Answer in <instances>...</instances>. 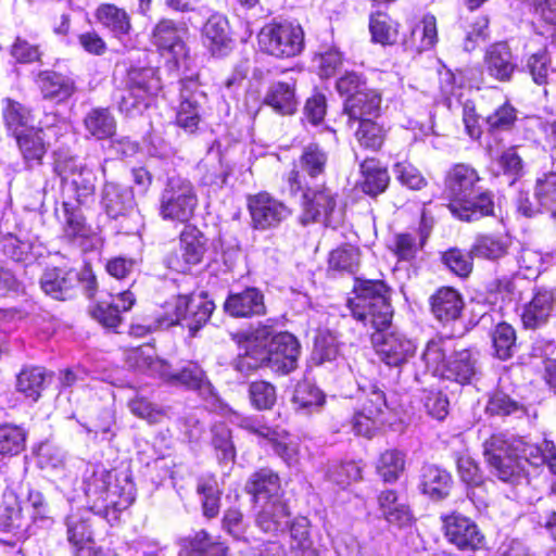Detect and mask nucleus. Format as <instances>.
I'll return each instance as SVG.
<instances>
[{
    "instance_id": "nucleus-1",
    "label": "nucleus",
    "mask_w": 556,
    "mask_h": 556,
    "mask_svg": "<svg viewBox=\"0 0 556 556\" xmlns=\"http://www.w3.org/2000/svg\"><path fill=\"white\" fill-rule=\"evenodd\" d=\"M354 296L348 304L354 318L376 333L372 342L381 359L389 366H401L416 351L414 342L400 333L382 334L391 324L392 309L388 288L381 280H356Z\"/></svg>"
},
{
    "instance_id": "nucleus-2",
    "label": "nucleus",
    "mask_w": 556,
    "mask_h": 556,
    "mask_svg": "<svg viewBox=\"0 0 556 556\" xmlns=\"http://www.w3.org/2000/svg\"><path fill=\"white\" fill-rule=\"evenodd\" d=\"M483 455L494 475L506 482L519 476L521 459L534 467L547 465L556 475V446L548 440L533 444L521 437L495 433L484 441Z\"/></svg>"
},
{
    "instance_id": "nucleus-3",
    "label": "nucleus",
    "mask_w": 556,
    "mask_h": 556,
    "mask_svg": "<svg viewBox=\"0 0 556 556\" xmlns=\"http://www.w3.org/2000/svg\"><path fill=\"white\" fill-rule=\"evenodd\" d=\"M480 177L477 170L466 164H457L448 172L445 180L451 198V213L463 222H476L493 215L494 201L490 191L477 186Z\"/></svg>"
},
{
    "instance_id": "nucleus-4",
    "label": "nucleus",
    "mask_w": 556,
    "mask_h": 556,
    "mask_svg": "<svg viewBox=\"0 0 556 556\" xmlns=\"http://www.w3.org/2000/svg\"><path fill=\"white\" fill-rule=\"evenodd\" d=\"M67 130V124L55 114H47L37 128L17 132L15 139L23 161L28 169L42 164L50 141L58 140Z\"/></svg>"
},
{
    "instance_id": "nucleus-5",
    "label": "nucleus",
    "mask_w": 556,
    "mask_h": 556,
    "mask_svg": "<svg viewBox=\"0 0 556 556\" xmlns=\"http://www.w3.org/2000/svg\"><path fill=\"white\" fill-rule=\"evenodd\" d=\"M214 309L213 302L202 296L178 295L164 306V313L157 318L160 327L180 325L189 329L191 336L207 323Z\"/></svg>"
},
{
    "instance_id": "nucleus-6",
    "label": "nucleus",
    "mask_w": 556,
    "mask_h": 556,
    "mask_svg": "<svg viewBox=\"0 0 556 556\" xmlns=\"http://www.w3.org/2000/svg\"><path fill=\"white\" fill-rule=\"evenodd\" d=\"M262 52L277 59L299 55L304 48V31L299 24L289 21L264 25L257 35Z\"/></svg>"
},
{
    "instance_id": "nucleus-7",
    "label": "nucleus",
    "mask_w": 556,
    "mask_h": 556,
    "mask_svg": "<svg viewBox=\"0 0 556 556\" xmlns=\"http://www.w3.org/2000/svg\"><path fill=\"white\" fill-rule=\"evenodd\" d=\"M198 206V195L192 182L180 176L167 179L160 197V216L165 220L188 223Z\"/></svg>"
},
{
    "instance_id": "nucleus-8",
    "label": "nucleus",
    "mask_w": 556,
    "mask_h": 556,
    "mask_svg": "<svg viewBox=\"0 0 556 556\" xmlns=\"http://www.w3.org/2000/svg\"><path fill=\"white\" fill-rule=\"evenodd\" d=\"M53 170L62 180L63 192L68 198L67 201L74 199L77 204H83L93 197L96 176L76 157L58 154Z\"/></svg>"
},
{
    "instance_id": "nucleus-9",
    "label": "nucleus",
    "mask_w": 556,
    "mask_h": 556,
    "mask_svg": "<svg viewBox=\"0 0 556 556\" xmlns=\"http://www.w3.org/2000/svg\"><path fill=\"white\" fill-rule=\"evenodd\" d=\"M299 192H302V224L318 222L334 228L341 223L342 212L338 207V193L332 189L324 185L316 188L306 186Z\"/></svg>"
},
{
    "instance_id": "nucleus-10",
    "label": "nucleus",
    "mask_w": 556,
    "mask_h": 556,
    "mask_svg": "<svg viewBox=\"0 0 556 556\" xmlns=\"http://www.w3.org/2000/svg\"><path fill=\"white\" fill-rule=\"evenodd\" d=\"M328 153L318 143L311 142L303 147L298 160V169H292L287 178L290 192L298 193L308 186L307 178L317 179L325 175Z\"/></svg>"
},
{
    "instance_id": "nucleus-11",
    "label": "nucleus",
    "mask_w": 556,
    "mask_h": 556,
    "mask_svg": "<svg viewBox=\"0 0 556 556\" xmlns=\"http://www.w3.org/2000/svg\"><path fill=\"white\" fill-rule=\"evenodd\" d=\"M262 353L267 367L279 374H289L296 368L300 344L293 334L279 332L270 339Z\"/></svg>"
},
{
    "instance_id": "nucleus-12",
    "label": "nucleus",
    "mask_w": 556,
    "mask_h": 556,
    "mask_svg": "<svg viewBox=\"0 0 556 556\" xmlns=\"http://www.w3.org/2000/svg\"><path fill=\"white\" fill-rule=\"evenodd\" d=\"M248 208L252 226L257 230L275 228L287 219L291 212L279 200L267 192H260L248 198Z\"/></svg>"
},
{
    "instance_id": "nucleus-13",
    "label": "nucleus",
    "mask_w": 556,
    "mask_h": 556,
    "mask_svg": "<svg viewBox=\"0 0 556 556\" xmlns=\"http://www.w3.org/2000/svg\"><path fill=\"white\" fill-rule=\"evenodd\" d=\"M187 35L188 29L184 23L163 18L153 27L151 42L162 55H170L173 59L179 60L188 53Z\"/></svg>"
},
{
    "instance_id": "nucleus-14",
    "label": "nucleus",
    "mask_w": 556,
    "mask_h": 556,
    "mask_svg": "<svg viewBox=\"0 0 556 556\" xmlns=\"http://www.w3.org/2000/svg\"><path fill=\"white\" fill-rule=\"evenodd\" d=\"M203 98L204 93L199 90L195 80L187 78L180 81V102L176 113V124L188 134H193L198 129Z\"/></svg>"
},
{
    "instance_id": "nucleus-15",
    "label": "nucleus",
    "mask_w": 556,
    "mask_h": 556,
    "mask_svg": "<svg viewBox=\"0 0 556 556\" xmlns=\"http://www.w3.org/2000/svg\"><path fill=\"white\" fill-rule=\"evenodd\" d=\"M442 521L446 539L459 549H476L482 543L483 535L471 519L454 513Z\"/></svg>"
},
{
    "instance_id": "nucleus-16",
    "label": "nucleus",
    "mask_w": 556,
    "mask_h": 556,
    "mask_svg": "<svg viewBox=\"0 0 556 556\" xmlns=\"http://www.w3.org/2000/svg\"><path fill=\"white\" fill-rule=\"evenodd\" d=\"M484 68L494 79L509 81L517 70V62L506 42L491 45L484 54Z\"/></svg>"
},
{
    "instance_id": "nucleus-17",
    "label": "nucleus",
    "mask_w": 556,
    "mask_h": 556,
    "mask_svg": "<svg viewBox=\"0 0 556 556\" xmlns=\"http://www.w3.org/2000/svg\"><path fill=\"white\" fill-rule=\"evenodd\" d=\"M478 354L464 349L454 352L447 359L443 378L460 384L471 383L479 375Z\"/></svg>"
},
{
    "instance_id": "nucleus-18",
    "label": "nucleus",
    "mask_w": 556,
    "mask_h": 556,
    "mask_svg": "<svg viewBox=\"0 0 556 556\" xmlns=\"http://www.w3.org/2000/svg\"><path fill=\"white\" fill-rule=\"evenodd\" d=\"M381 108V94L371 88L349 96L344 101L343 112L349 122H361L367 118H375L379 115Z\"/></svg>"
},
{
    "instance_id": "nucleus-19",
    "label": "nucleus",
    "mask_w": 556,
    "mask_h": 556,
    "mask_svg": "<svg viewBox=\"0 0 556 556\" xmlns=\"http://www.w3.org/2000/svg\"><path fill=\"white\" fill-rule=\"evenodd\" d=\"M224 308L233 317H252L266 313L264 295L257 288H247L242 292L229 294Z\"/></svg>"
},
{
    "instance_id": "nucleus-20",
    "label": "nucleus",
    "mask_w": 556,
    "mask_h": 556,
    "mask_svg": "<svg viewBox=\"0 0 556 556\" xmlns=\"http://www.w3.org/2000/svg\"><path fill=\"white\" fill-rule=\"evenodd\" d=\"M78 274L62 268H48L40 278L42 291L52 299L65 301L73 296Z\"/></svg>"
},
{
    "instance_id": "nucleus-21",
    "label": "nucleus",
    "mask_w": 556,
    "mask_h": 556,
    "mask_svg": "<svg viewBox=\"0 0 556 556\" xmlns=\"http://www.w3.org/2000/svg\"><path fill=\"white\" fill-rule=\"evenodd\" d=\"M101 204L110 217L117 218L134 210L135 197L129 187L106 181L101 191Z\"/></svg>"
},
{
    "instance_id": "nucleus-22",
    "label": "nucleus",
    "mask_w": 556,
    "mask_h": 556,
    "mask_svg": "<svg viewBox=\"0 0 556 556\" xmlns=\"http://www.w3.org/2000/svg\"><path fill=\"white\" fill-rule=\"evenodd\" d=\"M203 45L213 55H224L230 49L229 23L222 14L211 15L202 28Z\"/></svg>"
},
{
    "instance_id": "nucleus-23",
    "label": "nucleus",
    "mask_w": 556,
    "mask_h": 556,
    "mask_svg": "<svg viewBox=\"0 0 556 556\" xmlns=\"http://www.w3.org/2000/svg\"><path fill=\"white\" fill-rule=\"evenodd\" d=\"M255 504L282 498L279 477L270 469L263 468L254 472L245 484Z\"/></svg>"
},
{
    "instance_id": "nucleus-24",
    "label": "nucleus",
    "mask_w": 556,
    "mask_h": 556,
    "mask_svg": "<svg viewBox=\"0 0 556 556\" xmlns=\"http://www.w3.org/2000/svg\"><path fill=\"white\" fill-rule=\"evenodd\" d=\"M378 507L381 516L391 525L406 527L412 521V511L406 501L394 490H383L378 495Z\"/></svg>"
},
{
    "instance_id": "nucleus-25",
    "label": "nucleus",
    "mask_w": 556,
    "mask_h": 556,
    "mask_svg": "<svg viewBox=\"0 0 556 556\" xmlns=\"http://www.w3.org/2000/svg\"><path fill=\"white\" fill-rule=\"evenodd\" d=\"M555 298L552 292H536L531 301L523 306L521 320L525 328L536 329L545 325L555 309Z\"/></svg>"
},
{
    "instance_id": "nucleus-26",
    "label": "nucleus",
    "mask_w": 556,
    "mask_h": 556,
    "mask_svg": "<svg viewBox=\"0 0 556 556\" xmlns=\"http://www.w3.org/2000/svg\"><path fill=\"white\" fill-rule=\"evenodd\" d=\"M134 303V294L130 291H123L112 296L111 302L97 304L91 311V315L104 327L115 328L122 320L121 313L129 311Z\"/></svg>"
},
{
    "instance_id": "nucleus-27",
    "label": "nucleus",
    "mask_w": 556,
    "mask_h": 556,
    "mask_svg": "<svg viewBox=\"0 0 556 556\" xmlns=\"http://www.w3.org/2000/svg\"><path fill=\"white\" fill-rule=\"evenodd\" d=\"M260 510L256 515L257 527L267 533L283 531L289 525L290 511L286 502L280 500L257 504Z\"/></svg>"
},
{
    "instance_id": "nucleus-28",
    "label": "nucleus",
    "mask_w": 556,
    "mask_h": 556,
    "mask_svg": "<svg viewBox=\"0 0 556 556\" xmlns=\"http://www.w3.org/2000/svg\"><path fill=\"white\" fill-rule=\"evenodd\" d=\"M55 214L63 224V232L68 240L77 241L90 237L91 229L85 222L79 204L63 201L62 207L56 208Z\"/></svg>"
},
{
    "instance_id": "nucleus-29",
    "label": "nucleus",
    "mask_w": 556,
    "mask_h": 556,
    "mask_svg": "<svg viewBox=\"0 0 556 556\" xmlns=\"http://www.w3.org/2000/svg\"><path fill=\"white\" fill-rule=\"evenodd\" d=\"M36 83L45 99L63 102L75 92L73 79L56 72H40Z\"/></svg>"
},
{
    "instance_id": "nucleus-30",
    "label": "nucleus",
    "mask_w": 556,
    "mask_h": 556,
    "mask_svg": "<svg viewBox=\"0 0 556 556\" xmlns=\"http://www.w3.org/2000/svg\"><path fill=\"white\" fill-rule=\"evenodd\" d=\"M163 379L173 386H181L190 390H198L204 394L211 393L212 386L205 372L197 363H188L181 369L172 371L168 365V375Z\"/></svg>"
},
{
    "instance_id": "nucleus-31",
    "label": "nucleus",
    "mask_w": 556,
    "mask_h": 556,
    "mask_svg": "<svg viewBox=\"0 0 556 556\" xmlns=\"http://www.w3.org/2000/svg\"><path fill=\"white\" fill-rule=\"evenodd\" d=\"M464 302L460 294L452 288H441L431 296V311L442 323L455 320L460 316Z\"/></svg>"
},
{
    "instance_id": "nucleus-32",
    "label": "nucleus",
    "mask_w": 556,
    "mask_h": 556,
    "mask_svg": "<svg viewBox=\"0 0 556 556\" xmlns=\"http://www.w3.org/2000/svg\"><path fill=\"white\" fill-rule=\"evenodd\" d=\"M451 486L452 477L446 470L434 465L422 468L420 488L424 494L434 501H440L450 494Z\"/></svg>"
},
{
    "instance_id": "nucleus-33",
    "label": "nucleus",
    "mask_w": 556,
    "mask_h": 556,
    "mask_svg": "<svg viewBox=\"0 0 556 556\" xmlns=\"http://www.w3.org/2000/svg\"><path fill=\"white\" fill-rule=\"evenodd\" d=\"M126 362L129 367L149 372L150 375H168V363L156 357L151 345H142L127 353Z\"/></svg>"
},
{
    "instance_id": "nucleus-34",
    "label": "nucleus",
    "mask_w": 556,
    "mask_h": 556,
    "mask_svg": "<svg viewBox=\"0 0 556 556\" xmlns=\"http://www.w3.org/2000/svg\"><path fill=\"white\" fill-rule=\"evenodd\" d=\"M180 253L186 266L202 262L206 252V238L194 226L186 225L180 233Z\"/></svg>"
},
{
    "instance_id": "nucleus-35",
    "label": "nucleus",
    "mask_w": 556,
    "mask_h": 556,
    "mask_svg": "<svg viewBox=\"0 0 556 556\" xmlns=\"http://www.w3.org/2000/svg\"><path fill=\"white\" fill-rule=\"evenodd\" d=\"M265 103L282 115L293 114L298 108L295 83H274L266 93Z\"/></svg>"
},
{
    "instance_id": "nucleus-36",
    "label": "nucleus",
    "mask_w": 556,
    "mask_h": 556,
    "mask_svg": "<svg viewBox=\"0 0 556 556\" xmlns=\"http://www.w3.org/2000/svg\"><path fill=\"white\" fill-rule=\"evenodd\" d=\"M86 131L98 140L113 137L116 132V119L106 108H93L84 117Z\"/></svg>"
},
{
    "instance_id": "nucleus-37",
    "label": "nucleus",
    "mask_w": 556,
    "mask_h": 556,
    "mask_svg": "<svg viewBox=\"0 0 556 556\" xmlns=\"http://www.w3.org/2000/svg\"><path fill=\"white\" fill-rule=\"evenodd\" d=\"M126 86L150 100L162 89L161 79L153 67L129 70Z\"/></svg>"
},
{
    "instance_id": "nucleus-38",
    "label": "nucleus",
    "mask_w": 556,
    "mask_h": 556,
    "mask_svg": "<svg viewBox=\"0 0 556 556\" xmlns=\"http://www.w3.org/2000/svg\"><path fill=\"white\" fill-rule=\"evenodd\" d=\"M96 18L116 37L128 35L131 29L128 13L115 4L103 3L96 11Z\"/></svg>"
},
{
    "instance_id": "nucleus-39",
    "label": "nucleus",
    "mask_w": 556,
    "mask_h": 556,
    "mask_svg": "<svg viewBox=\"0 0 556 556\" xmlns=\"http://www.w3.org/2000/svg\"><path fill=\"white\" fill-rule=\"evenodd\" d=\"M134 501L135 494L132 484L126 479H124L122 483L115 476H113V482L106 490L103 504H101L99 511H106L110 508L121 511L128 508Z\"/></svg>"
},
{
    "instance_id": "nucleus-40",
    "label": "nucleus",
    "mask_w": 556,
    "mask_h": 556,
    "mask_svg": "<svg viewBox=\"0 0 556 556\" xmlns=\"http://www.w3.org/2000/svg\"><path fill=\"white\" fill-rule=\"evenodd\" d=\"M290 549L294 556H319L309 535L306 518H296L290 527Z\"/></svg>"
},
{
    "instance_id": "nucleus-41",
    "label": "nucleus",
    "mask_w": 556,
    "mask_h": 556,
    "mask_svg": "<svg viewBox=\"0 0 556 556\" xmlns=\"http://www.w3.org/2000/svg\"><path fill=\"white\" fill-rule=\"evenodd\" d=\"M227 547L206 531L201 530L188 540L179 556H225Z\"/></svg>"
},
{
    "instance_id": "nucleus-42",
    "label": "nucleus",
    "mask_w": 556,
    "mask_h": 556,
    "mask_svg": "<svg viewBox=\"0 0 556 556\" xmlns=\"http://www.w3.org/2000/svg\"><path fill=\"white\" fill-rule=\"evenodd\" d=\"M113 473L105 469L94 470L85 479L84 491L88 500L92 503V509L100 508L106 494V490L113 482Z\"/></svg>"
},
{
    "instance_id": "nucleus-43",
    "label": "nucleus",
    "mask_w": 556,
    "mask_h": 556,
    "mask_svg": "<svg viewBox=\"0 0 556 556\" xmlns=\"http://www.w3.org/2000/svg\"><path fill=\"white\" fill-rule=\"evenodd\" d=\"M485 412L491 416H514L520 418L527 414V407L503 391L490 395Z\"/></svg>"
},
{
    "instance_id": "nucleus-44",
    "label": "nucleus",
    "mask_w": 556,
    "mask_h": 556,
    "mask_svg": "<svg viewBox=\"0 0 556 556\" xmlns=\"http://www.w3.org/2000/svg\"><path fill=\"white\" fill-rule=\"evenodd\" d=\"M325 402L323 392L308 381L296 384L292 396V404L296 412L311 413L319 408Z\"/></svg>"
},
{
    "instance_id": "nucleus-45",
    "label": "nucleus",
    "mask_w": 556,
    "mask_h": 556,
    "mask_svg": "<svg viewBox=\"0 0 556 556\" xmlns=\"http://www.w3.org/2000/svg\"><path fill=\"white\" fill-rule=\"evenodd\" d=\"M507 240L490 235H480L476 238L470 249L471 256L485 260H498L506 255Z\"/></svg>"
},
{
    "instance_id": "nucleus-46",
    "label": "nucleus",
    "mask_w": 556,
    "mask_h": 556,
    "mask_svg": "<svg viewBox=\"0 0 556 556\" xmlns=\"http://www.w3.org/2000/svg\"><path fill=\"white\" fill-rule=\"evenodd\" d=\"M2 115L4 125L16 137L17 132L27 131L31 122L30 111L21 103L11 99L3 101Z\"/></svg>"
},
{
    "instance_id": "nucleus-47",
    "label": "nucleus",
    "mask_w": 556,
    "mask_h": 556,
    "mask_svg": "<svg viewBox=\"0 0 556 556\" xmlns=\"http://www.w3.org/2000/svg\"><path fill=\"white\" fill-rule=\"evenodd\" d=\"M369 29L372 40L381 45H393L399 37V24L382 12L371 14Z\"/></svg>"
},
{
    "instance_id": "nucleus-48",
    "label": "nucleus",
    "mask_w": 556,
    "mask_h": 556,
    "mask_svg": "<svg viewBox=\"0 0 556 556\" xmlns=\"http://www.w3.org/2000/svg\"><path fill=\"white\" fill-rule=\"evenodd\" d=\"M361 168L364 175L362 188L365 193L377 195L387 189L390 181L389 174L386 168L379 167L375 160H366Z\"/></svg>"
},
{
    "instance_id": "nucleus-49",
    "label": "nucleus",
    "mask_w": 556,
    "mask_h": 556,
    "mask_svg": "<svg viewBox=\"0 0 556 556\" xmlns=\"http://www.w3.org/2000/svg\"><path fill=\"white\" fill-rule=\"evenodd\" d=\"M26 431L16 425L4 424L0 426V454L15 456L24 451L26 445Z\"/></svg>"
},
{
    "instance_id": "nucleus-50",
    "label": "nucleus",
    "mask_w": 556,
    "mask_h": 556,
    "mask_svg": "<svg viewBox=\"0 0 556 556\" xmlns=\"http://www.w3.org/2000/svg\"><path fill=\"white\" fill-rule=\"evenodd\" d=\"M405 469V455L399 450L384 451L377 463V472L386 482H394Z\"/></svg>"
},
{
    "instance_id": "nucleus-51",
    "label": "nucleus",
    "mask_w": 556,
    "mask_h": 556,
    "mask_svg": "<svg viewBox=\"0 0 556 556\" xmlns=\"http://www.w3.org/2000/svg\"><path fill=\"white\" fill-rule=\"evenodd\" d=\"M45 370L41 367L23 369L16 379V389L31 401H37L43 389Z\"/></svg>"
},
{
    "instance_id": "nucleus-52",
    "label": "nucleus",
    "mask_w": 556,
    "mask_h": 556,
    "mask_svg": "<svg viewBox=\"0 0 556 556\" xmlns=\"http://www.w3.org/2000/svg\"><path fill=\"white\" fill-rule=\"evenodd\" d=\"M431 225H428L425 214L421 218V242L416 241V237L410 233H400L395 236L394 253L402 261L413 260L418 250L422 247L424 240L428 236Z\"/></svg>"
},
{
    "instance_id": "nucleus-53",
    "label": "nucleus",
    "mask_w": 556,
    "mask_h": 556,
    "mask_svg": "<svg viewBox=\"0 0 556 556\" xmlns=\"http://www.w3.org/2000/svg\"><path fill=\"white\" fill-rule=\"evenodd\" d=\"M357 123L358 128L355 131V137L358 143L365 149L379 150L386 139V129L375 122L374 118H367Z\"/></svg>"
},
{
    "instance_id": "nucleus-54",
    "label": "nucleus",
    "mask_w": 556,
    "mask_h": 556,
    "mask_svg": "<svg viewBox=\"0 0 556 556\" xmlns=\"http://www.w3.org/2000/svg\"><path fill=\"white\" fill-rule=\"evenodd\" d=\"M494 354L500 359H508L516 348V331L507 323L496 325L492 332Z\"/></svg>"
},
{
    "instance_id": "nucleus-55",
    "label": "nucleus",
    "mask_w": 556,
    "mask_h": 556,
    "mask_svg": "<svg viewBox=\"0 0 556 556\" xmlns=\"http://www.w3.org/2000/svg\"><path fill=\"white\" fill-rule=\"evenodd\" d=\"M534 195L539 204L556 219V172L538 178Z\"/></svg>"
},
{
    "instance_id": "nucleus-56",
    "label": "nucleus",
    "mask_w": 556,
    "mask_h": 556,
    "mask_svg": "<svg viewBox=\"0 0 556 556\" xmlns=\"http://www.w3.org/2000/svg\"><path fill=\"white\" fill-rule=\"evenodd\" d=\"M212 445L220 463H231L235 460L236 448L231 439V431L226 425L216 424L213 426Z\"/></svg>"
},
{
    "instance_id": "nucleus-57",
    "label": "nucleus",
    "mask_w": 556,
    "mask_h": 556,
    "mask_svg": "<svg viewBox=\"0 0 556 556\" xmlns=\"http://www.w3.org/2000/svg\"><path fill=\"white\" fill-rule=\"evenodd\" d=\"M67 540L76 548L77 556H80L84 547L94 545L90 525L77 516L67 519Z\"/></svg>"
},
{
    "instance_id": "nucleus-58",
    "label": "nucleus",
    "mask_w": 556,
    "mask_h": 556,
    "mask_svg": "<svg viewBox=\"0 0 556 556\" xmlns=\"http://www.w3.org/2000/svg\"><path fill=\"white\" fill-rule=\"evenodd\" d=\"M359 391V409L372 415L381 416L387 408L384 392L376 383H369L368 386L361 387Z\"/></svg>"
},
{
    "instance_id": "nucleus-59",
    "label": "nucleus",
    "mask_w": 556,
    "mask_h": 556,
    "mask_svg": "<svg viewBox=\"0 0 556 556\" xmlns=\"http://www.w3.org/2000/svg\"><path fill=\"white\" fill-rule=\"evenodd\" d=\"M421 359L428 371L443 378L447 361L445 359V351L442 341L430 340L422 352Z\"/></svg>"
},
{
    "instance_id": "nucleus-60",
    "label": "nucleus",
    "mask_w": 556,
    "mask_h": 556,
    "mask_svg": "<svg viewBox=\"0 0 556 556\" xmlns=\"http://www.w3.org/2000/svg\"><path fill=\"white\" fill-rule=\"evenodd\" d=\"M413 40L419 41L418 51L431 49L438 41L437 20L433 15H425L420 24L412 30Z\"/></svg>"
},
{
    "instance_id": "nucleus-61",
    "label": "nucleus",
    "mask_w": 556,
    "mask_h": 556,
    "mask_svg": "<svg viewBox=\"0 0 556 556\" xmlns=\"http://www.w3.org/2000/svg\"><path fill=\"white\" fill-rule=\"evenodd\" d=\"M252 405L258 409H270L277 400L276 388L266 381H254L249 387Z\"/></svg>"
},
{
    "instance_id": "nucleus-62",
    "label": "nucleus",
    "mask_w": 556,
    "mask_h": 556,
    "mask_svg": "<svg viewBox=\"0 0 556 556\" xmlns=\"http://www.w3.org/2000/svg\"><path fill=\"white\" fill-rule=\"evenodd\" d=\"M128 408L132 415L150 424L160 422L164 417V410L162 408L139 394H136L128 401Z\"/></svg>"
},
{
    "instance_id": "nucleus-63",
    "label": "nucleus",
    "mask_w": 556,
    "mask_h": 556,
    "mask_svg": "<svg viewBox=\"0 0 556 556\" xmlns=\"http://www.w3.org/2000/svg\"><path fill=\"white\" fill-rule=\"evenodd\" d=\"M198 492L203 496L202 508L206 518H214L219 513L220 491L214 480H202L198 483Z\"/></svg>"
},
{
    "instance_id": "nucleus-64",
    "label": "nucleus",
    "mask_w": 556,
    "mask_h": 556,
    "mask_svg": "<svg viewBox=\"0 0 556 556\" xmlns=\"http://www.w3.org/2000/svg\"><path fill=\"white\" fill-rule=\"evenodd\" d=\"M532 127L534 128L535 140L545 151H553L556 149V118L543 119L535 117L531 119Z\"/></svg>"
}]
</instances>
